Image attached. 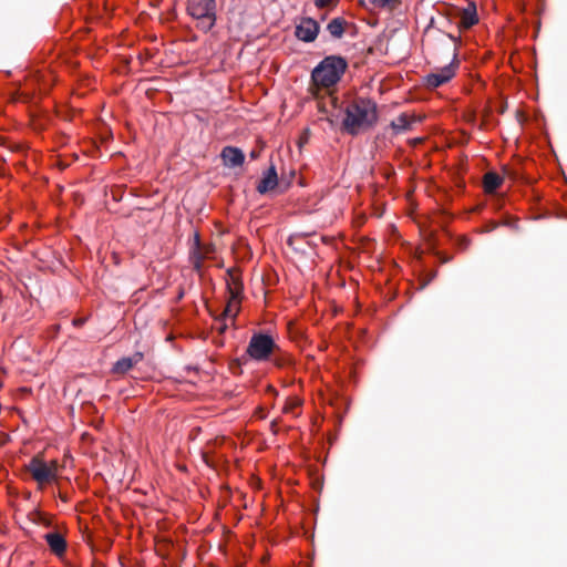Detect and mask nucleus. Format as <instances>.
<instances>
[{"label": "nucleus", "mask_w": 567, "mask_h": 567, "mask_svg": "<svg viewBox=\"0 0 567 567\" xmlns=\"http://www.w3.org/2000/svg\"><path fill=\"white\" fill-rule=\"evenodd\" d=\"M270 429H271L272 433H275V434L278 432V420L277 419L271 421Z\"/></svg>", "instance_id": "obj_20"}, {"label": "nucleus", "mask_w": 567, "mask_h": 567, "mask_svg": "<svg viewBox=\"0 0 567 567\" xmlns=\"http://www.w3.org/2000/svg\"><path fill=\"white\" fill-rule=\"evenodd\" d=\"M220 157L225 166L229 168L241 166L245 162V154L238 147L225 146L221 150Z\"/></svg>", "instance_id": "obj_10"}, {"label": "nucleus", "mask_w": 567, "mask_h": 567, "mask_svg": "<svg viewBox=\"0 0 567 567\" xmlns=\"http://www.w3.org/2000/svg\"><path fill=\"white\" fill-rule=\"evenodd\" d=\"M25 471L38 484L39 489H43L48 484L54 483L59 477V463L56 460L47 462L40 454L34 455L28 464Z\"/></svg>", "instance_id": "obj_4"}, {"label": "nucleus", "mask_w": 567, "mask_h": 567, "mask_svg": "<svg viewBox=\"0 0 567 567\" xmlns=\"http://www.w3.org/2000/svg\"><path fill=\"white\" fill-rule=\"evenodd\" d=\"M299 405H300V402L298 400L289 399L286 402V404L282 409V412L284 413H293L295 409H297Z\"/></svg>", "instance_id": "obj_18"}, {"label": "nucleus", "mask_w": 567, "mask_h": 567, "mask_svg": "<svg viewBox=\"0 0 567 567\" xmlns=\"http://www.w3.org/2000/svg\"><path fill=\"white\" fill-rule=\"evenodd\" d=\"M330 2H323V1H320V2H316V4H318L319 7H324L327 4H329Z\"/></svg>", "instance_id": "obj_21"}, {"label": "nucleus", "mask_w": 567, "mask_h": 567, "mask_svg": "<svg viewBox=\"0 0 567 567\" xmlns=\"http://www.w3.org/2000/svg\"><path fill=\"white\" fill-rule=\"evenodd\" d=\"M372 4H375L377 2H371ZM380 4L382 6H385V4H389L390 2H385V1H382V2H379Z\"/></svg>", "instance_id": "obj_23"}, {"label": "nucleus", "mask_w": 567, "mask_h": 567, "mask_svg": "<svg viewBox=\"0 0 567 567\" xmlns=\"http://www.w3.org/2000/svg\"><path fill=\"white\" fill-rule=\"evenodd\" d=\"M348 68V61L341 55L323 58L312 70L311 80L320 87L330 89L337 85Z\"/></svg>", "instance_id": "obj_2"}, {"label": "nucleus", "mask_w": 567, "mask_h": 567, "mask_svg": "<svg viewBox=\"0 0 567 567\" xmlns=\"http://www.w3.org/2000/svg\"><path fill=\"white\" fill-rule=\"evenodd\" d=\"M347 24V21L343 18H333L329 23L327 24V30L334 39L342 38L344 33V27Z\"/></svg>", "instance_id": "obj_17"}, {"label": "nucleus", "mask_w": 567, "mask_h": 567, "mask_svg": "<svg viewBox=\"0 0 567 567\" xmlns=\"http://www.w3.org/2000/svg\"><path fill=\"white\" fill-rule=\"evenodd\" d=\"M375 120V104L370 100L360 99L347 106L342 127L347 133L354 135L361 127L371 125Z\"/></svg>", "instance_id": "obj_3"}, {"label": "nucleus", "mask_w": 567, "mask_h": 567, "mask_svg": "<svg viewBox=\"0 0 567 567\" xmlns=\"http://www.w3.org/2000/svg\"><path fill=\"white\" fill-rule=\"evenodd\" d=\"M503 184V177L495 172H488L484 175V188L488 194L495 193Z\"/></svg>", "instance_id": "obj_16"}, {"label": "nucleus", "mask_w": 567, "mask_h": 567, "mask_svg": "<svg viewBox=\"0 0 567 567\" xmlns=\"http://www.w3.org/2000/svg\"><path fill=\"white\" fill-rule=\"evenodd\" d=\"M44 539L55 556L61 557L66 551L68 544L65 537L60 532L47 533Z\"/></svg>", "instance_id": "obj_11"}, {"label": "nucleus", "mask_w": 567, "mask_h": 567, "mask_svg": "<svg viewBox=\"0 0 567 567\" xmlns=\"http://www.w3.org/2000/svg\"><path fill=\"white\" fill-rule=\"evenodd\" d=\"M478 22L477 9L475 2H468L467 8L463 9L460 17V27L470 29Z\"/></svg>", "instance_id": "obj_14"}, {"label": "nucleus", "mask_w": 567, "mask_h": 567, "mask_svg": "<svg viewBox=\"0 0 567 567\" xmlns=\"http://www.w3.org/2000/svg\"><path fill=\"white\" fill-rule=\"evenodd\" d=\"M226 329V324H224L220 330L224 331Z\"/></svg>", "instance_id": "obj_24"}, {"label": "nucleus", "mask_w": 567, "mask_h": 567, "mask_svg": "<svg viewBox=\"0 0 567 567\" xmlns=\"http://www.w3.org/2000/svg\"><path fill=\"white\" fill-rule=\"evenodd\" d=\"M240 287L238 285L236 287L229 285L228 301L221 317L234 321L240 310Z\"/></svg>", "instance_id": "obj_9"}, {"label": "nucleus", "mask_w": 567, "mask_h": 567, "mask_svg": "<svg viewBox=\"0 0 567 567\" xmlns=\"http://www.w3.org/2000/svg\"><path fill=\"white\" fill-rule=\"evenodd\" d=\"M278 184V175L276 167L271 165L267 172L264 174L262 178L259 181L257 185V190L260 194H265L269 190H272Z\"/></svg>", "instance_id": "obj_13"}, {"label": "nucleus", "mask_w": 567, "mask_h": 567, "mask_svg": "<svg viewBox=\"0 0 567 567\" xmlns=\"http://www.w3.org/2000/svg\"><path fill=\"white\" fill-rule=\"evenodd\" d=\"M214 252V248L210 246H204L200 243L198 234H195L194 246L190 250V262L196 271H200L205 259L210 258Z\"/></svg>", "instance_id": "obj_8"}, {"label": "nucleus", "mask_w": 567, "mask_h": 567, "mask_svg": "<svg viewBox=\"0 0 567 567\" xmlns=\"http://www.w3.org/2000/svg\"><path fill=\"white\" fill-rule=\"evenodd\" d=\"M246 353L256 362H270L277 368H284L290 363L288 354L281 350L268 331L254 332L249 339Z\"/></svg>", "instance_id": "obj_1"}, {"label": "nucleus", "mask_w": 567, "mask_h": 567, "mask_svg": "<svg viewBox=\"0 0 567 567\" xmlns=\"http://www.w3.org/2000/svg\"><path fill=\"white\" fill-rule=\"evenodd\" d=\"M417 121L420 120L416 116L402 113L391 122V127L396 134H400L411 130L412 124Z\"/></svg>", "instance_id": "obj_15"}, {"label": "nucleus", "mask_w": 567, "mask_h": 567, "mask_svg": "<svg viewBox=\"0 0 567 567\" xmlns=\"http://www.w3.org/2000/svg\"><path fill=\"white\" fill-rule=\"evenodd\" d=\"M319 30V23L315 19L303 17L296 24L295 35L298 40L309 43L316 40Z\"/></svg>", "instance_id": "obj_7"}, {"label": "nucleus", "mask_w": 567, "mask_h": 567, "mask_svg": "<svg viewBox=\"0 0 567 567\" xmlns=\"http://www.w3.org/2000/svg\"><path fill=\"white\" fill-rule=\"evenodd\" d=\"M189 16L197 20V28L209 31L216 22V2H187Z\"/></svg>", "instance_id": "obj_5"}, {"label": "nucleus", "mask_w": 567, "mask_h": 567, "mask_svg": "<svg viewBox=\"0 0 567 567\" xmlns=\"http://www.w3.org/2000/svg\"><path fill=\"white\" fill-rule=\"evenodd\" d=\"M257 156H258V153H257L256 151H252V152L250 153V157H251V158H257Z\"/></svg>", "instance_id": "obj_22"}, {"label": "nucleus", "mask_w": 567, "mask_h": 567, "mask_svg": "<svg viewBox=\"0 0 567 567\" xmlns=\"http://www.w3.org/2000/svg\"><path fill=\"white\" fill-rule=\"evenodd\" d=\"M458 65L460 61L457 59V51L456 48H454L452 61L447 65L439 69L436 72L427 74L425 76V85L430 89H436L447 83L452 78H454Z\"/></svg>", "instance_id": "obj_6"}, {"label": "nucleus", "mask_w": 567, "mask_h": 567, "mask_svg": "<svg viewBox=\"0 0 567 567\" xmlns=\"http://www.w3.org/2000/svg\"><path fill=\"white\" fill-rule=\"evenodd\" d=\"M228 275L230 277V280L227 281V291L229 292V285L231 287H236L238 285L240 287V296H241L243 295V284L240 282L238 277H236L231 271H228Z\"/></svg>", "instance_id": "obj_19"}, {"label": "nucleus", "mask_w": 567, "mask_h": 567, "mask_svg": "<svg viewBox=\"0 0 567 567\" xmlns=\"http://www.w3.org/2000/svg\"><path fill=\"white\" fill-rule=\"evenodd\" d=\"M143 360V353L135 352L131 357H124L120 360H117L113 365V373L115 374H125L130 370L133 369L137 363H140Z\"/></svg>", "instance_id": "obj_12"}]
</instances>
